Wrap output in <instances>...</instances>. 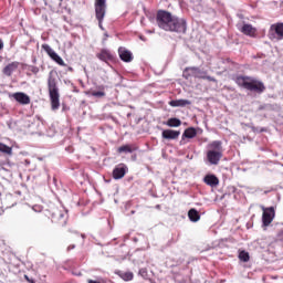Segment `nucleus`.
Returning a JSON list of instances; mask_svg holds the SVG:
<instances>
[{"label": "nucleus", "mask_w": 283, "mask_h": 283, "mask_svg": "<svg viewBox=\"0 0 283 283\" xmlns=\"http://www.w3.org/2000/svg\"><path fill=\"white\" fill-rule=\"evenodd\" d=\"M203 182L208 185V187H218V185H220V179H218L216 175H206Z\"/></svg>", "instance_id": "nucleus-16"}, {"label": "nucleus", "mask_w": 283, "mask_h": 283, "mask_svg": "<svg viewBox=\"0 0 283 283\" xmlns=\"http://www.w3.org/2000/svg\"><path fill=\"white\" fill-rule=\"evenodd\" d=\"M191 101L189 99H172L169 102L170 107H186V105H190Z\"/></svg>", "instance_id": "nucleus-20"}, {"label": "nucleus", "mask_w": 283, "mask_h": 283, "mask_svg": "<svg viewBox=\"0 0 283 283\" xmlns=\"http://www.w3.org/2000/svg\"><path fill=\"white\" fill-rule=\"evenodd\" d=\"M197 73H198V67L196 66L186 67L182 72V76L186 78V81H189L190 78H196Z\"/></svg>", "instance_id": "nucleus-17"}, {"label": "nucleus", "mask_w": 283, "mask_h": 283, "mask_svg": "<svg viewBox=\"0 0 283 283\" xmlns=\"http://www.w3.org/2000/svg\"><path fill=\"white\" fill-rule=\"evenodd\" d=\"M87 283H101V282L94 281V280L90 279V280L87 281Z\"/></svg>", "instance_id": "nucleus-31"}, {"label": "nucleus", "mask_w": 283, "mask_h": 283, "mask_svg": "<svg viewBox=\"0 0 283 283\" xmlns=\"http://www.w3.org/2000/svg\"><path fill=\"white\" fill-rule=\"evenodd\" d=\"M239 260L241 262H249V260H251V256L249 255V252L243 250L239 253Z\"/></svg>", "instance_id": "nucleus-25"}, {"label": "nucleus", "mask_w": 283, "mask_h": 283, "mask_svg": "<svg viewBox=\"0 0 283 283\" xmlns=\"http://www.w3.org/2000/svg\"><path fill=\"white\" fill-rule=\"evenodd\" d=\"M0 151L2 154H8L9 156L12 155V148L3 143H0Z\"/></svg>", "instance_id": "nucleus-24"}, {"label": "nucleus", "mask_w": 283, "mask_h": 283, "mask_svg": "<svg viewBox=\"0 0 283 283\" xmlns=\"http://www.w3.org/2000/svg\"><path fill=\"white\" fill-rule=\"evenodd\" d=\"M24 280H27L29 283H36L34 281V279H30V276H28V274H24Z\"/></svg>", "instance_id": "nucleus-29"}, {"label": "nucleus", "mask_w": 283, "mask_h": 283, "mask_svg": "<svg viewBox=\"0 0 283 283\" xmlns=\"http://www.w3.org/2000/svg\"><path fill=\"white\" fill-rule=\"evenodd\" d=\"M274 218H275V208L270 207V208L263 209V214H262L263 227H269L271 222H273Z\"/></svg>", "instance_id": "nucleus-9"}, {"label": "nucleus", "mask_w": 283, "mask_h": 283, "mask_svg": "<svg viewBox=\"0 0 283 283\" xmlns=\"http://www.w3.org/2000/svg\"><path fill=\"white\" fill-rule=\"evenodd\" d=\"M161 136L166 140H176L180 136V130L165 129L163 130Z\"/></svg>", "instance_id": "nucleus-12"}, {"label": "nucleus", "mask_w": 283, "mask_h": 283, "mask_svg": "<svg viewBox=\"0 0 283 283\" xmlns=\"http://www.w3.org/2000/svg\"><path fill=\"white\" fill-rule=\"evenodd\" d=\"M96 56L97 59H99V61H104V63H108V61H114V54L105 49L97 53Z\"/></svg>", "instance_id": "nucleus-15"}, {"label": "nucleus", "mask_w": 283, "mask_h": 283, "mask_svg": "<svg viewBox=\"0 0 283 283\" xmlns=\"http://www.w3.org/2000/svg\"><path fill=\"white\" fill-rule=\"evenodd\" d=\"M60 227H65L67 224V214L60 213V219L57 220Z\"/></svg>", "instance_id": "nucleus-26"}, {"label": "nucleus", "mask_w": 283, "mask_h": 283, "mask_svg": "<svg viewBox=\"0 0 283 283\" xmlns=\"http://www.w3.org/2000/svg\"><path fill=\"white\" fill-rule=\"evenodd\" d=\"M138 147L136 145H123L117 148L118 154H134V151H137Z\"/></svg>", "instance_id": "nucleus-18"}, {"label": "nucleus", "mask_w": 283, "mask_h": 283, "mask_svg": "<svg viewBox=\"0 0 283 283\" xmlns=\"http://www.w3.org/2000/svg\"><path fill=\"white\" fill-rule=\"evenodd\" d=\"M42 50H44V52H46L50 59H52V61L57 63V65H61L62 67H66L67 64H65V62L63 61V57L56 54V52L52 50V46H50L49 44H42Z\"/></svg>", "instance_id": "nucleus-7"}, {"label": "nucleus", "mask_w": 283, "mask_h": 283, "mask_svg": "<svg viewBox=\"0 0 283 283\" xmlns=\"http://www.w3.org/2000/svg\"><path fill=\"white\" fill-rule=\"evenodd\" d=\"M188 218H189L190 222H198L200 220V212H198V210H196V208H191L188 211Z\"/></svg>", "instance_id": "nucleus-21"}, {"label": "nucleus", "mask_w": 283, "mask_h": 283, "mask_svg": "<svg viewBox=\"0 0 283 283\" xmlns=\"http://www.w3.org/2000/svg\"><path fill=\"white\" fill-rule=\"evenodd\" d=\"M196 78H202L203 81H209L210 83H217L218 81L216 77L207 75V72L200 70V67H197Z\"/></svg>", "instance_id": "nucleus-19"}, {"label": "nucleus", "mask_w": 283, "mask_h": 283, "mask_svg": "<svg viewBox=\"0 0 283 283\" xmlns=\"http://www.w3.org/2000/svg\"><path fill=\"white\" fill-rule=\"evenodd\" d=\"M209 149L207 153V159L210 165H218L222 159V142L214 140L208 145Z\"/></svg>", "instance_id": "nucleus-4"}, {"label": "nucleus", "mask_w": 283, "mask_h": 283, "mask_svg": "<svg viewBox=\"0 0 283 283\" xmlns=\"http://www.w3.org/2000/svg\"><path fill=\"white\" fill-rule=\"evenodd\" d=\"M91 94L93 96H95L96 98H103L105 96V92L104 91H93Z\"/></svg>", "instance_id": "nucleus-28"}, {"label": "nucleus", "mask_w": 283, "mask_h": 283, "mask_svg": "<svg viewBox=\"0 0 283 283\" xmlns=\"http://www.w3.org/2000/svg\"><path fill=\"white\" fill-rule=\"evenodd\" d=\"M119 59L124 61V63H132L134 61V55L130 53L129 50L120 48L118 50Z\"/></svg>", "instance_id": "nucleus-13"}, {"label": "nucleus", "mask_w": 283, "mask_h": 283, "mask_svg": "<svg viewBox=\"0 0 283 283\" xmlns=\"http://www.w3.org/2000/svg\"><path fill=\"white\" fill-rule=\"evenodd\" d=\"M196 136H198V130L195 127H188L182 134V138H196Z\"/></svg>", "instance_id": "nucleus-22"}, {"label": "nucleus", "mask_w": 283, "mask_h": 283, "mask_svg": "<svg viewBox=\"0 0 283 283\" xmlns=\"http://www.w3.org/2000/svg\"><path fill=\"white\" fill-rule=\"evenodd\" d=\"M104 36H105L104 41H107V39L109 38V34L105 33Z\"/></svg>", "instance_id": "nucleus-32"}, {"label": "nucleus", "mask_w": 283, "mask_h": 283, "mask_svg": "<svg viewBox=\"0 0 283 283\" xmlns=\"http://www.w3.org/2000/svg\"><path fill=\"white\" fill-rule=\"evenodd\" d=\"M95 17L98 21L101 30H103V19L107 12V0H95Z\"/></svg>", "instance_id": "nucleus-5"}, {"label": "nucleus", "mask_w": 283, "mask_h": 283, "mask_svg": "<svg viewBox=\"0 0 283 283\" xmlns=\"http://www.w3.org/2000/svg\"><path fill=\"white\" fill-rule=\"evenodd\" d=\"M269 39L271 41H282L283 40V22H277L270 27Z\"/></svg>", "instance_id": "nucleus-6"}, {"label": "nucleus", "mask_w": 283, "mask_h": 283, "mask_svg": "<svg viewBox=\"0 0 283 283\" xmlns=\"http://www.w3.org/2000/svg\"><path fill=\"white\" fill-rule=\"evenodd\" d=\"M144 272H145V270H140V271H139V273H144Z\"/></svg>", "instance_id": "nucleus-34"}, {"label": "nucleus", "mask_w": 283, "mask_h": 283, "mask_svg": "<svg viewBox=\"0 0 283 283\" xmlns=\"http://www.w3.org/2000/svg\"><path fill=\"white\" fill-rule=\"evenodd\" d=\"M122 279L125 280V282H132V280H134V273L125 272L122 274Z\"/></svg>", "instance_id": "nucleus-27"}, {"label": "nucleus", "mask_w": 283, "mask_h": 283, "mask_svg": "<svg viewBox=\"0 0 283 283\" xmlns=\"http://www.w3.org/2000/svg\"><path fill=\"white\" fill-rule=\"evenodd\" d=\"M168 127H180L182 125V122L176 117L169 118L166 123Z\"/></svg>", "instance_id": "nucleus-23"}, {"label": "nucleus", "mask_w": 283, "mask_h": 283, "mask_svg": "<svg viewBox=\"0 0 283 283\" xmlns=\"http://www.w3.org/2000/svg\"><path fill=\"white\" fill-rule=\"evenodd\" d=\"M156 21L158 28L165 30V32H177L178 34H185L187 32V20L172 15L168 11L159 10Z\"/></svg>", "instance_id": "nucleus-1"}, {"label": "nucleus", "mask_w": 283, "mask_h": 283, "mask_svg": "<svg viewBox=\"0 0 283 283\" xmlns=\"http://www.w3.org/2000/svg\"><path fill=\"white\" fill-rule=\"evenodd\" d=\"M72 249H75L74 244L67 247V251H72Z\"/></svg>", "instance_id": "nucleus-30"}, {"label": "nucleus", "mask_w": 283, "mask_h": 283, "mask_svg": "<svg viewBox=\"0 0 283 283\" xmlns=\"http://www.w3.org/2000/svg\"><path fill=\"white\" fill-rule=\"evenodd\" d=\"M48 88H49V96L51 99V107L52 109L56 111L59 107H61L60 102V94H59V86L56 85V78L52 76V73L50 74L48 78Z\"/></svg>", "instance_id": "nucleus-3"}, {"label": "nucleus", "mask_w": 283, "mask_h": 283, "mask_svg": "<svg viewBox=\"0 0 283 283\" xmlns=\"http://www.w3.org/2000/svg\"><path fill=\"white\" fill-rule=\"evenodd\" d=\"M46 220H48V222H50V218H48Z\"/></svg>", "instance_id": "nucleus-35"}, {"label": "nucleus", "mask_w": 283, "mask_h": 283, "mask_svg": "<svg viewBox=\"0 0 283 283\" xmlns=\"http://www.w3.org/2000/svg\"><path fill=\"white\" fill-rule=\"evenodd\" d=\"M127 171H128L127 166L125 164H119L113 170L114 180H120L122 178H125V175L127 174Z\"/></svg>", "instance_id": "nucleus-10"}, {"label": "nucleus", "mask_w": 283, "mask_h": 283, "mask_svg": "<svg viewBox=\"0 0 283 283\" xmlns=\"http://www.w3.org/2000/svg\"><path fill=\"white\" fill-rule=\"evenodd\" d=\"M240 32H242V34H245V36H251L252 39H255V36H258V29L255 27H252L251 24H243L240 29Z\"/></svg>", "instance_id": "nucleus-11"}, {"label": "nucleus", "mask_w": 283, "mask_h": 283, "mask_svg": "<svg viewBox=\"0 0 283 283\" xmlns=\"http://www.w3.org/2000/svg\"><path fill=\"white\" fill-rule=\"evenodd\" d=\"M9 98H13L19 105H30L31 103L29 95L23 92L9 93Z\"/></svg>", "instance_id": "nucleus-8"}, {"label": "nucleus", "mask_w": 283, "mask_h": 283, "mask_svg": "<svg viewBox=\"0 0 283 283\" xmlns=\"http://www.w3.org/2000/svg\"><path fill=\"white\" fill-rule=\"evenodd\" d=\"M235 84L248 92H254V94H264L266 86L264 82L247 75H237L234 78Z\"/></svg>", "instance_id": "nucleus-2"}, {"label": "nucleus", "mask_w": 283, "mask_h": 283, "mask_svg": "<svg viewBox=\"0 0 283 283\" xmlns=\"http://www.w3.org/2000/svg\"><path fill=\"white\" fill-rule=\"evenodd\" d=\"M3 48V40H0V50Z\"/></svg>", "instance_id": "nucleus-33"}, {"label": "nucleus", "mask_w": 283, "mask_h": 283, "mask_svg": "<svg viewBox=\"0 0 283 283\" xmlns=\"http://www.w3.org/2000/svg\"><path fill=\"white\" fill-rule=\"evenodd\" d=\"M19 62H11L9 63L3 70H2V74H4V76H12L13 72H17V70H19Z\"/></svg>", "instance_id": "nucleus-14"}]
</instances>
